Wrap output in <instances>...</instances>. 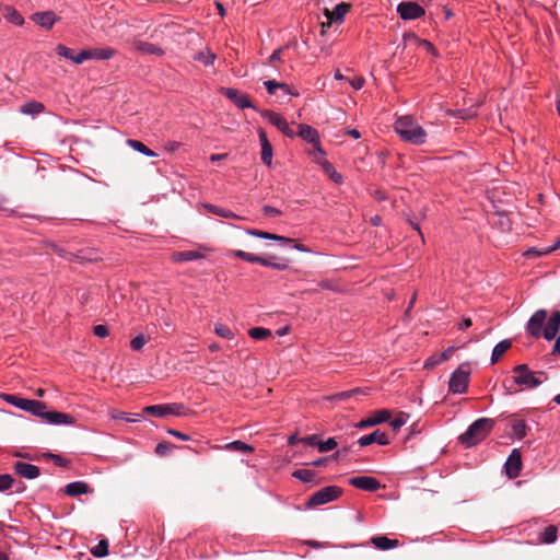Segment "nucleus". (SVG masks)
<instances>
[{"mask_svg": "<svg viewBox=\"0 0 560 560\" xmlns=\"http://www.w3.org/2000/svg\"><path fill=\"white\" fill-rule=\"evenodd\" d=\"M19 409L30 412L33 416L40 418L48 424H72L74 418L68 413L59 411H46V404L35 399L23 398Z\"/></svg>", "mask_w": 560, "mask_h": 560, "instance_id": "nucleus-1", "label": "nucleus"}, {"mask_svg": "<svg viewBox=\"0 0 560 560\" xmlns=\"http://www.w3.org/2000/svg\"><path fill=\"white\" fill-rule=\"evenodd\" d=\"M395 131L401 139L420 145L427 141L425 130L410 116H402L395 121Z\"/></svg>", "mask_w": 560, "mask_h": 560, "instance_id": "nucleus-2", "label": "nucleus"}, {"mask_svg": "<svg viewBox=\"0 0 560 560\" xmlns=\"http://www.w3.org/2000/svg\"><path fill=\"white\" fill-rule=\"evenodd\" d=\"M493 427V420L488 418H480L474 421L465 433L459 436V440L467 447L476 445L482 441Z\"/></svg>", "mask_w": 560, "mask_h": 560, "instance_id": "nucleus-3", "label": "nucleus"}, {"mask_svg": "<svg viewBox=\"0 0 560 560\" xmlns=\"http://www.w3.org/2000/svg\"><path fill=\"white\" fill-rule=\"evenodd\" d=\"M513 381L521 386L522 389H532L547 380L544 372H533L527 364H520L513 369Z\"/></svg>", "mask_w": 560, "mask_h": 560, "instance_id": "nucleus-4", "label": "nucleus"}, {"mask_svg": "<svg viewBox=\"0 0 560 560\" xmlns=\"http://www.w3.org/2000/svg\"><path fill=\"white\" fill-rule=\"evenodd\" d=\"M56 51L59 56L71 60L72 62L80 65L85 60L97 58L105 59V50L104 49H84L80 52L75 54L73 49L68 48L63 45H58L56 47Z\"/></svg>", "mask_w": 560, "mask_h": 560, "instance_id": "nucleus-5", "label": "nucleus"}, {"mask_svg": "<svg viewBox=\"0 0 560 560\" xmlns=\"http://www.w3.org/2000/svg\"><path fill=\"white\" fill-rule=\"evenodd\" d=\"M341 494V489L336 486L324 487L313 493L307 502L308 506H318L335 501Z\"/></svg>", "mask_w": 560, "mask_h": 560, "instance_id": "nucleus-6", "label": "nucleus"}, {"mask_svg": "<svg viewBox=\"0 0 560 560\" xmlns=\"http://www.w3.org/2000/svg\"><path fill=\"white\" fill-rule=\"evenodd\" d=\"M470 372L464 365L456 369L450 378L448 388L453 394H463L466 392L469 383Z\"/></svg>", "mask_w": 560, "mask_h": 560, "instance_id": "nucleus-7", "label": "nucleus"}, {"mask_svg": "<svg viewBox=\"0 0 560 560\" xmlns=\"http://www.w3.org/2000/svg\"><path fill=\"white\" fill-rule=\"evenodd\" d=\"M184 406L180 404H163V405H152L147 406L143 409V412L151 415L156 418H163L166 416H182L184 415Z\"/></svg>", "mask_w": 560, "mask_h": 560, "instance_id": "nucleus-8", "label": "nucleus"}, {"mask_svg": "<svg viewBox=\"0 0 560 560\" xmlns=\"http://www.w3.org/2000/svg\"><path fill=\"white\" fill-rule=\"evenodd\" d=\"M299 136L306 142H310L314 145V152L312 153L314 158L316 155L324 156L325 152L320 147L319 135L318 131L310 125H299Z\"/></svg>", "mask_w": 560, "mask_h": 560, "instance_id": "nucleus-9", "label": "nucleus"}, {"mask_svg": "<svg viewBox=\"0 0 560 560\" xmlns=\"http://www.w3.org/2000/svg\"><path fill=\"white\" fill-rule=\"evenodd\" d=\"M397 12L402 20H416L424 15V9L417 2H400Z\"/></svg>", "mask_w": 560, "mask_h": 560, "instance_id": "nucleus-10", "label": "nucleus"}, {"mask_svg": "<svg viewBox=\"0 0 560 560\" xmlns=\"http://www.w3.org/2000/svg\"><path fill=\"white\" fill-rule=\"evenodd\" d=\"M547 318V312L545 310L536 311L526 325V331L533 337H539L542 334L544 323Z\"/></svg>", "mask_w": 560, "mask_h": 560, "instance_id": "nucleus-11", "label": "nucleus"}, {"mask_svg": "<svg viewBox=\"0 0 560 560\" xmlns=\"http://www.w3.org/2000/svg\"><path fill=\"white\" fill-rule=\"evenodd\" d=\"M261 116L266 118L271 125L277 127L287 137L293 138L295 136L288 121L279 114L271 110H265L261 112Z\"/></svg>", "mask_w": 560, "mask_h": 560, "instance_id": "nucleus-12", "label": "nucleus"}, {"mask_svg": "<svg viewBox=\"0 0 560 560\" xmlns=\"http://www.w3.org/2000/svg\"><path fill=\"white\" fill-rule=\"evenodd\" d=\"M221 93L231 100L238 108H256L254 104L250 102L246 94L241 93L236 89L232 88H222Z\"/></svg>", "mask_w": 560, "mask_h": 560, "instance_id": "nucleus-13", "label": "nucleus"}, {"mask_svg": "<svg viewBox=\"0 0 560 560\" xmlns=\"http://www.w3.org/2000/svg\"><path fill=\"white\" fill-rule=\"evenodd\" d=\"M505 471L510 478H516L520 475L522 468L521 453L518 450H513L508 457L505 464Z\"/></svg>", "mask_w": 560, "mask_h": 560, "instance_id": "nucleus-14", "label": "nucleus"}, {"mask_svg": "<svg viewBox=\"0 0 560 560\" xmlns=\"http://www.w3.org/2000/svg\"><path fill=\"white\" fill-rule=\"evenodd\" d=\"M390 416H392V413L387 409L377 410V411L374 412L373 416H371V417H369L366 419L361 420L357 424V428L365 429V428H369V427H373V425L386 422L387 420L390 419Z\"/></svg>", "mask_w": 560, "mask_h": 560, "instance_id": "nucleus-15", "label": "nucleus"}, {"mask_svg": "<svg viewBox=\"0 0 560 560\" xmlns=\"http://www.w3.org/2000/svg\"><path fill=\"white\" fill-rule=\"evenodd\" d=\"M349 482L353 487L365 491H376L381 487L380 482L375 478L368 476L353 477Z\"/></svg>", "mask_w": 560, "mask_h": 560, "instance_id": "nucleus-16", "label": "nucleus"}, {"mask_svg": "<svg viewBox=\"0 0 560 560\" xmlns=\"http://www.w3.org/2000/svg\"><path fill=\"white\" fill-rule=\"evenodd\" d=\"M560 329V312H555L546 326L542 329V336L546 340H552L556 338L558 331Z\"/></svg>", "mask_w": 560, "mask_h": 560, "instance_id": "nucleus-17", "label": "nucleus"}, {"mask_svg": "<svg viewBox=\"0 0 560 560\" xmlns=\"http://www.w3.org/2000/svg\"><path fill=\"white\" fill-rule=\"evenodd\" d=\"M14 470L18 475L26 479H35L39 476V468L25 462L14 463Z\"/></svg>", "mask_w": 560, "mask_h": 560, "instance_id": "nucleus-18", "label": "nucleus"}, {"mask_svg": "<svg viewBox=\"0 0 560 560\" xmlns=\"http://www.w3.org/2000/svg\"><path fill=\"white\" fill-rule=\"evenodd\" d=\"M358 443L360 446H368L373 443H377L380 445H387L389 443L388 436L385 432H381L380 430H375L374 432L363 435L359 439Z\"/></svg>", "mask_w": 560, "mask_h": 560, "instance_id": "nucleus-19", "label": "nucleus"}, {"mask_svg": "<svg viewBox=\"0 0 560 560\" xmlns=\"http://www.w3.org/2000/svg\"><path fill=\"white\" fill-rule=\"evenodd\" d=\"M350 10V4L346 2L338 3L334 10L325 9L324 14L330 21L342 22L345 15Z\"/></svg>", "mask_w": 560, "mask_h": 560, "instance_id": "nucleus-20", "label": "nucleus"}, {"mask_svg": "<svg viewBox=\"0 0 560 560\" xmlns=\"http://www.w3.org/2000/svg\"><path fill=\"white\" fill-rule=\"evenodd\" d=\"M314 159L316 163H318L322 166L325 174H327L334 183L341 184L343 182L342 175L336 171V168L330 162H328L325 159H319L317 156H315Z\"/></svg>", "mask_w": 560, "mask_h": 560, "instance_id": "nucleus-21", "label": "nucleus"}, {"mask_svg": "<svg viewBox=\"0 0 560 560\" xmlns=\"http://www.w3.org/2000/svg\"><path fill=\"white\" fill-rule=\"evenodd\" d=\"M32 19L35 23L44 28H51L57 21V18L52 11L37 12L33 14Z\"/></svg>", "mask_w": 560, "mask_h": 560, "instance_id": "nucleus-22", "label": "nucleus"}, {"mask_svg": "<svg viewBox=\"0 0 560 560\" xmlns=\"http://www.w3.org/2000/svg\"><path fill=\"white\" fill-rule=\"evenodd\" d=\"M371 544L381 550H389L396 548L399 545L397 539H389L386 536H375L371 538Z\"/></svg>", "mask_w": 560, "mask_h": 560, "instance_id": "nucleus-23", "label": "nucleus"}, {"mask_svg": "<svg viewBox=\"0 0 560 560\" xmlns=\"http://www.w3.org/2000/svg\"><path fill=\"white\" fill-rule=\"evenodd\" d=\"M201 258H203V255L199 250L176 252L172 255V259L175 262L191 261Z\"/></svg>", "mask_w": 560, "mask_h": 560, "instance_id": "nucleus-24", "label": "nucleus"}, {"mask_svg": "<svg viewBox=\"0 0 560 560\" xmlns=\"http://www.w3.org/2000/svg\"><path fill=\"white\" fill-rule=\"evenodd\" d=\"M136 49L144 55L162 56L163 49L152 43L139 40L136 43Z\"/></svg>", "mask_w": 560, "mask_h": 560, "instance_id": "nucleus-25", "label": "nucleus"}, {"mask_svg": "<svg viewBox=\"0 0 560 560\" xmlns=\"http://www.w3.org/2000/svg\"><path fill=\"white\" fill-rule=\"evenodd\" d=\"M89 491V487L83 481H73L66 486L65 492L69 497H75L80 494H84Z\"/></svg>", "mask_w": 560, "mask_h": 560, "instance_id": "nucleus-26", "label": "nucleus"}, {"mask_svg": "<svg viewBox=\"0 0 560 560\" xmlns=\"http://www.w3.org/2000/svg\"><path fill=\"white\" fill-rule=\"evenodd\" d=\"M1 12L10 23L19 26L24 24V18L14 8L5 5L2 7Z\"/></svg>", "mask_w": 560, "mask_h": 560, "instance_id": "nucleus-27", "label": "nucleus"}, {"mask_svg": "<svg viewBox=\"0 0 560 560\" xmlns=\"http://www.w3.org/2000/svg\"><path fill=\"white\" fill-rule=\"evenodd\" d=\"M44 109H45V106L40 102L31 101V102L24 103L21 106L20 112L24 115H37V114L43 113Z\"/></svg>", "mask_w": 560, "mask_h": 560, "instance_id": "nucleus-28", "label": "nucleus"}, {"mask_svg": "<svg viewBox=\"0 0 560 560\" xmlns=\"http://www.w3.org/2000/svg\"><path fill=\"white\" fill-rule=\"evenodd\" d=\"M512 342L509 339H504L500 342H498L491 354V363H495L499 361V359L504 354V352L511 347Z\"/></svg>", "mask_w": 560, "mask_h": 560, "instance_id": "nucleus-29", "label": "nucleus"}, {"mask_svg": "<svg viewBox=\"0 0 560 560\" xmlns=\"http://www.w3.org/2000/svg\"><path fill=\"white\" fill-rule=\"evenodd\" d=\"M512 432L515 438L518 440L523 439L526 435L527 425L524 420L513 418L511 421Z\"/></svg>", "mask_w": 560, "mask_h": 560, "instance_id": "nucleus-30", "label": "nucleus"}, {"mask_svg": "<svg viewBox=\"0 0 560 560\" xmlns=\"http://www.w3.org/2000/svg\"><path fill=\"white\" fill-rule=\"evenodd\" d=\"M110 417L114 420H126L127 422H140L142 420V415L140 413H126L118 410H113L110 412Z\"/></svg>", "mask_w": 560, "mask_h": 560, "instance_id": "nucleus-31", "label": "nucleus"}, {"mask_svg": "<svg viewBox=\"0 0 560 560\" xmlns=\"http://www.w3.org/2000/svg\"><path fill=\"white\" fill-rule=\"evenodd\" d=\"M127 144L132 148L135 151L145 155V156H149V158H154L156 156V153L154 151H152L151 149H149L148 147H145L141 141H138V140H127Z\"/></svg>", "mask_w": 560, "mask_h": 560, "instance_id": "nucleus-32", "label": "nucleus"}, {"mask_svg": "<svg viewBox=\"0 0 560 560\" xmlns=\"http://www.w3.org/2000/svg\"><path fill=\"white\" fill-rule=\"evenodd\" d=\"M203 208L207 209L209 212H211L215 215L222 217V218L238 219V215H236L234 212L223 209V208H220V207H217L214 205L206 203V205H203Z\"/></svg>", "mask_w": 560, "mask_h": 560, "instance_id": "nucleus-33", "label": "nucleus"}, {"mask_svg": "<svg viewBox=\"0 0 560 560\" xmlns=\"http://www.w3.org/2000/svg\"><path fill=\"white\" fill-rule=\"evenodd\" d=\"M264 85L270 95H273L277 89L282 90L283 94L285 95L290 94V89L285 83L277 82L275 80H267L264 82Z\"/></svg>", "mask_w": 560, "mask_h": 560, "instance_id": "nucleus-34", "label": "nucleus"}, {"mask_svg": "<svg viewBox=\"0 0 560 560\" xmlns=\"http://www.w3.org/2000/svg\"><path fill=\"white\" fill-rule=\"evenodd\" d=\"M560 246V240L556 241L552 246L548 247H541V248H530L526 252V255H537V256H544L552 253Z\"/></svg>", "mask_w": 560, "mask_h": 560, "instance_id": "nucleus-35", "label": "nucleus"}, {"mask_svg": "<svg viewBox=\"0 0 560 560\" xmlns=\"http://www.w3.org/2000/svg\"><path fill=\"white\" fill-rule=\"evenodd\" d=\"M249 337L256 340H262L271 336V331L264 327H254L248 330Z\"/></svg>", "mask_w": 560, "mask_h": 560, "instance_id": "nucleus-36", "label": "nucleus"}, {"mask_svg": "<svg viewBox=\"0 0 560 560\" xmlns=\"http://www.w3.org/2000/svg\"><path fill=\"white\" fill-rule=\"evenodd\" d=\"M292 477L303 482H311L315 478V472L310 469H298L292 472Z\"/></svg>", "mask_w": 560, "mask_h": 560, "instance_id": "nucleus-37", "label": "nucleus"}, {"mask_svg": "<svg viewBox=\"0 0 560 560\" xmlns=\"http://www.w3.org/2000/svg\"><path fill=\"white\" fill-rule=\"evenodd\" d=\"M214 332L219 337L224 338V339H233L234 338V332L226 325H223L221 323H217L214 325Z\"/></svg>", "mask_w": 560, "mask_h": 560, "instance_id": "nucleus-38", "label": "nucleus"}, {"mask_svg": "<svg viewBox=\"0 0 560 560\" xmlns=\"http://www.w3.org/2000/svg\"><path fill=\"white\" fill-rule=\"evenodd\" d=\"M225 448L231 450V451L243 452V453L252 452L254 450L250 445H248L242 441L230 442L225 445Z\"/></svg>", "mask_w": 560, "mask_h": 560, "instance_id": "nucleus-39", "label": "nucleus"}, {"mask_svg": "<svg viewBox=\"0 0 560 560\" xmlns=\"http://www.w3.org/2000/svg\"><path fill=\"white\" fill-rule=\"evenodd\" d=\"M541 540L545 544H552L557 540V528L552 525L545 528L541 534Z\"/></svg>", "mask_w": 560, "mask_h": 560, "instance_id": "nucleus-40", "label": "nucleus"}, {"mask_svg": "<svg viewBox=\"0 0 560 560\" xmlns=\"http://www.w3.org/2000/svg\"><path fill=\"white\" fill-rule=\"evenodd\" d=\"M195 59L202 62L205 66H210L215 60V55L207 49L198 52Z\"/></svg>", "mask_w": 560, "mask_h": 560, "instance_id": "nucleus-41", "label": "nucleus"}, {"mask_svg": "<svg viewBox=\"0 0 560 560\" xmlns=\"http://www.w3.org/2000/svg\"><path fill=\"white\" fill-rule=\"evenodd\" d=\"M338 445L335 438H329L326 441H318L317 448L320 453L332 451Z\"/></svg>", "mask_w": 560, "mask_h": 560, "instance_id": "nucleus-42", "label": "nucleus"}, {"mask_svg": "<svg viewBox=\"0 0 560 560\" xmlns=\"http://www.w3.org/2000/svg\"><path fill=\"white\" fill-rule=\"evenodd\" d=\"M258 264H260L265 267H270V268L277 269V270H285L288 268L287 262L272 261L271 258L259 257Z\"/></svg>", "mask_w": 560, "mask_h": 560, "instance_id": "nucleus-43", "label": "nucleus"}, {"mask_svg": "<svg viewBox=\"0 0 560 560\" xmlns=\"http://www.w3.org/2000/svg\"><path fill=\"white\" fill-rule=\"evenodd\" d=\"M232 254L237 257V258H241L245 261H248V262H257L259 261V257L260 256H256L254 254H250V253H247V252H244V250H241V249H236V250H233Z\"/></svg>", "mask_w": 560, "mask_h": 560, "instance_id": "nucleus-44", "label": "nucleus"}, {"mask_svg": "<svg viewBox=\"0 0 560 560\" xmlns=\"http://www.w3.org/2000/svg\"><path fill=\"white\" fill-rule=\"evenodd\" d=\"M261 161L267 166H271V164H272V147L271 145L261 147Z\"/></svg>", "mask_w": 560, "mask_h": 560, "instance_id": "nucleus-45", "label": "nucleus"}, {"mask_svg": "<svg viewBox=\"0 0 560 560\" xmlns=\"http://www.w3.org/2000/svg\"><path fill=\"white\" fill-rule=\"evenodd\" d=\"M147 341V338L142 334H140L130 341V347L132 350L139 351L144 347Z\"/></svg>", "mask_w": 560, "mask_h": 560, "instance_id": "nucleus-46", "label": "nucleus"}, {"mask_svg": "<svg viewBox=\"0 0 560 560\" xmlns=\"http://www.w3.org/2000/svg\"><path fill=\"white\" fill-rule=\"evenodd\" d=\"M360 393H363L360 388L345 390V392H340V393L336 394L335 396H332V399L345 400V399H348V398H350L357 394H360Z\"/></svg>", "mask_w": 560, "mask_h": 560, "instance_id": "nucleus-47", "label": "nucleus"}, {"mask_svg": "<svg viewBox=\"0 0 560 560\" xmlns=\"http://www.w3.org/2000/svg\"><path fill=\"white\" fill-rule=\"evenodd\" d=\"M409 416L405 415V413H401L399 415L398 417H396L395 419H393L390 421V425L392 428L397 431L399 430L402 425L406 424L407 420H408Z\"/></svg>", "mask_w": 560, "mask_h": 560, "instance_id": "nucleus-48", "label": "nucleus"}, {"mask_svg": "<svg viewBox=\"0 0 560 560\" xmlns=\"http://www.w3.org/2000/svg\"><path fill=\"white\" fill-rule=\"evenodd\" d=\"M13 478L11 475H0V492H3L12 487Z\"/></svg>", "mask_w": 560, "mask_h": 560, "instance_id": "nucleus-49", "label": "nucleus"}, {"mask_svg": "<svg viewBox=\"0 0 560 560\" xmlns=\"http://www.w3.org/2000/svg\"><path fill=\"white\" fill-rule=\"evenodd\" d=\"M246 233L249 234V235L259 237V238H264V240H271L272 241L273 238H276L275 234H271V233H268V232H265V231H259V230H247Z\"/></svg>", "mask_w": 560, "mask_h": 560, "instance_id": "nucleus-50", "label": "nucleus"}, {"mask_svg": "<svg viewBox=\"0 0 560 560\" xmlns=\"http://www.w3.org/2000/svg\"><path fill=\"white\" fill-rule=\"evenodd\" d=\"M91 552L97 558L105 557V539L100 540L98 544L92 548Z\"/></svg>", "mask_w": 560, "mask_h": 560, "instance_id": "nucleus-51", "label": "nucleus"}, {"mask_svg": "<svg viewBox=\"0 0 560 560\" xmlns=\"http://www.w3.org/2000/svg\"><path fill=\"white\" fill-rule=\"evenodd\" d=\"M299 442L304 445H308V446H317L318 439H317V435L313 434V435L301 438L299 440Z\"/></svg>", "mask_w": 560, "mask_h": 560, "instance_id": "nucleus-52", "label": "nucleus"}, {"mask_svg": "<svg viewBox=\"0 0 560 560\" xmlns=\"http://www.w3.org/2000/svg\"><path fill=\"white\" fill-rule=\"evenodd\" d=\"M262 211L264 214L269 218L278 217L281 214V211L279 209L271 206H264Z\"/></svg>", "mask_w": 560, "mask_h": 560, "instance_id": "nucleus-53", "label": "nucleus"}, {"mask_svg": "<svg viewBox=\"0 0 560 560\" xmlns=\"http://www.w3.org/2000/svg\"><path fill=\"white\" fill-rule=\"evenodd\" d=\"M5 401H8L10 405L16 407V408H20L21 406V402L23 400L22 397H19L16 395H5L4 397Z\"/></svg>", "mask_w": 560, "mask_h": 560, "instance_id": "nucleus-54", "label": "nucleus"}, {"mask_svg": "<svg viewBox=\"0 0 560 560\" xmlns=\"http://www.w3.org/2000/svg\"><path fill=\"white\" fill-rule=\"evenodd\" d=\"M48 456L54 460V463L57 466L66 467L69 464V462L66 458L61 457L60 455L48 454Z\"/></svg>", "mask_w": 560, "mask_h": 560, "instance_id": "nucleus-55", "label": "nucleus"}, {"mask_svg": "<svg viewBox=\"0 0 560 560\" xmlns=\"http://www.w3.org/2000/svg\"><path fill=\"white\" fill-rule=\"evenodd\" d=\"M171 445L166 442L159 443L155 447V453L158 455H165L170 452Z\"/></svg>", "mask_w": 560, "mask_h": 560, "instance_id": "nucleus-56", "label": "nucleus"}, {"mask_svg": "<svg viewBox=\"0 0 560 560\" xmlns=\"http://www.w3.org/2000/svg\"><path fill=\"white\" fill-rule=\"evenodd\" d=\"M350 84L354 90H360L364 85V79L362 77L350 80Z\"/></svg>", "mask_w": 560, "mask_h": 560, "instance_id": "nucleus-57", "label": "nucleus"}, {"mask_svg": "<svg viewBox=\"0 0 560 560\" xmlns=\"http://www.w3.org/2000/svg\"><path fill=\"white\" fill-rule=\"evenodd\" d=\"M167 433L173 435V436H175V438H177V439H179V440H182V441H189L190 440V438L187 434L182 433V432L176 431V430L170 429L167 431Z\"/></svg>", "mask_w": 560, "mask_h": 560, "instance_id": "nucleus-58", "label": "nucleus"}, {"mask_svg": "<svg viewBox=\"0 0 560 560\" xmlns=\"http://www.w3.org/2000/svg\"><path fill=\"white\" fill-rule=\"evenodd\" d=\"M281 52H282V48H278L276 49L271 56L269 57V61L270 62H279L281 61Z\"/></svg>", "mask_w": 560, "mask_h": 560, "instance_id": "nucleus-59", "label": "nucleus"}, {"mask_svg": "<svg viewBox=\"0 0 560 560\" xmlns=\"http://www.w3.org/2000/svg\"><path fill=\"white\" fill-rule=\"evenodd\" d=\"M258 136H259V142H260L261 147L271 145L270 142L268 141L266 132L264 130L260 129L258 131Z\"/></svg>", "mask_w": 560, "mask_h": 560, "instance_id": "nucleus-60", "label": "nucleus"}, {"mask_svg": "<svg viewBox=\"0 0 560 560\" xmlns=\"http://www.w3.org/2000/svg\"><path fill=\"white\" fill-rule=\"evenodd\" d=\"M75 258H78L80 260H89V261L98 259L97 256L86 255L83 252H80V254L75 255Z\"/></svg>", "mask_w": 560, "mask_h": 560, "instance_id": "nucleus-61", "label": "nucleus"}, {"mask_svg": "<svg viewBox=\"0 0 560 560\" xmlns=\"http://www.w3.org/2000/svg\"><path fill=\"white\" fill-rule=\"evenodd\" d=\"M94 334L100 338H105V325H96L94 327Z\"/></svg>", "mask_w": 560, "mask_h": 560, "instance_id": "nucleus-62", "label": "nucleus"}, {"mask_svg": "<svg viewBox=\"0 0 560 560\" xmlns=\"http://www.w3.org/2000/svg\"><path fill=\"white\" fill-rule=\"evenodd\" d=\"M275 237H276V238H273L272 241H277V242H279L281 245H288V244H290V243L292 242V240H291V238L285 237V236H281V235H277V234H275Z\"/></svg>", "mask_w": 560, "mask_h": 560, "instance_id": "nucleus-63", "label": "nucleus"}, {"mask_svg": "<svg viewBox=\"0 0 560 560\" xmlns=\"http://www.w3.org/2000/svg\"><path fill=\"white\" fill-rule=\"evenodd\" d=\"M471 326V319L470 318H464L459 325H458V328L460 330H465L467 328H469Z\"/></svg>", "mask_w": 560, "mask_h": 560, "instance_id": "nucleus-64", "label": "nucleus"}]
</instances>
